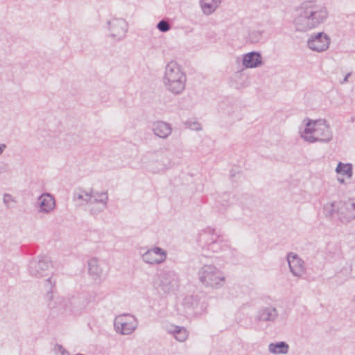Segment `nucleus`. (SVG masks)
I'll return each mask as SVG.
<instances>
[{"label": "nucleus", "instance_id": "obj_9", "mask_svg": "<svg viewBox=\"0 0 355 355\" xmlns=\"http://www.w3.org/2000/svg\"><path fill=\"white\" fill-rule=\"evenodd\" d=\"M159 287L165 293L173 292L179 286V278L174 271H163L159 275Z\"/></svg>", "mask_w": 355, "mask_h": 355}, {"label": "nucleus", "instance_id": "obj_20", "mask_svg": "<svg viewBox=\"0 0 355 355\" xmlns=\"http://www.w3.org/2000/svg\"><path fill=\"white\" fill-rule=\"evenodd\" d=\"M167 331L168 334H172L179 342L185 341L189 336L188 331L184 327L171 325L167 328Z\"/></svg>", "mask_w": 355, "mask_h": 355}, {"label": "nucleus", "instance_id": "obj_4", "mask_svg": "<svg viewBox=\"0 0 355 355\" xmlns=\"http://www.w3.org/2000/svg\"><path fill=\"white\" fill-rule=\"evenodd\" d=\"M300 137L309 143H329L333 139V133L327 120L308 119L305 128L300 131Z\"/></svg>", "mask_w": 355, "mask_h": 355}, {"label": "nucleus", "instance_id": "obj_2", "mask_svg": "<svg viewBox=\"0 0 355 355\" xmlns=\"http://www.w3.org/2000/svg\"><path fill=\"white\" fill-rule=\"evenodd\" d=\"M328 15L327 8L324 4L316 1H306L297 10L293 25L296 31L306 32L323 24Z\"/></svg>", "mask_w": 355, "mask_h": 355}, {"label": "nucleus", "instance_id": "obj_7", "mask_svg": "<svg viewBox=\"0 0 355 355\" xmlns=\"http://www.w3.org/2000/svg\"><path fill=\"white\" fill-rule=\"evenodd\" d=\"M137 318L130 314L117 316L114 320V328L116 332L123 335L131 334L137 327Z\"/></svg>", "mask_w": 355, "mask_h": 355}, {"label": "nucleus", "instance_id": "obj_21", "mask_svg": "<svg viewBox=\"0 0 355 355\" xmlns=\"http://www.w3.org/2000/svg\"><path fill=\"white\" fill-rule=\"evenodd\" d=\"M223 0H200V6L204 14H212L221 3Z\"/></svg>", "mask_w": 355, "mask_h": 355}, {"label": "nucleus", "instance_id": "obj_18", "mask_svg": "<svg viewBox=\"0 0 355 355\" xmlns=\"http://www.w3.org/2000/svg\"><path fill=\"white\" fill-rule=\"evenodd\" d=\"M151 129L155 136L162 139L168 138L172 132L171 125L162 121L153 123Z\"/></svg>", "mask_w": 355, "mask_h": 355}, {"label": "nucleus", "instance_id": "obj_29", "mask_svg": "<svg viewBox=\"0 0 355 355\" xmlns=\"http://www.w3.org/2000/svg\"><path fill=\"white\" fill-rule=\"evenodd\" d=\"M185 125L187 128L193 130H200L202 129L200 123L196 119H190L186 121Z\"/></svg>", "mask_w": 355, "mask_h": 355}, {"label": "nucleus", "instance_id": "obj_25", "mask_svg": "<svg viewBox=\"0 0 355 355\" xmlns=\"http://www.w3.org/2000/svg\"><path fill=\"white\" fill-rule=\"evenodd\" d=\"M156 162L158 164L159 166L152 167V170L157 173L165 170L171 165V162L167 157V155L163 153L157 155Z\"/></svg>", "mask_w": 355, "mask_h": 355}, {"label": "nucleus", "instance_id": "obj_22", "mask_svg": "<svg viewBox=\"0 0 355 355\" xmlns=\"http://www.w3.org/2000/svg\"><path fill=\"white\" fill-rule=\"evenodd\" d=\"M88 271L89 275H92L94 279L101 277L103 273V269L100 266L98 260L96 258H92L89 260Z\"/></svg>", "mask_w": 355, "mask_h": 355}, {"label": "nucleus", "instance_id": "obj_17", "mask_svg": "<svg viewBox=\"0 0 355 355\" xmlns=\"http://www.w3.org/2000/svg\"><path fill=\"white\" fill-rule=\"evenodd\" d=\"M38 211L40 213L49 214L55 207V201L52 195L45 193L42 194L37 199Z\"/></svg>", "mask_w": 355, "mask_h": 355}, {"label": "nucleus", "instance_id": "obj_19", "mask_svg": "<svg viewBox=\"0 0 355 355\" xmlns=\"http://www.w3.org/2000/svg\"><path fill=\"white\" fill-rule=\"evenodd\" d=\"M261 64L262 59L259 53L252 51L243 55V65L245 68H256Z\"/></svg>", "mask_w": 355, "mask_h": 355}, {"label": "nucleus", "instance_id": "obj_37", "mask_svg": "<svg viewBox=\"0 0 355 355\" xmlns=\"http://www.w3.org/2000/svg\"><path fill=\"white\" fill-rule=\"evenodd\" d=\"M354 302H355V295H354Z\"/></svg>", "mask_w": 355, "mask_h": 355}, {"label": "nucleus", "instance_id": "obj_11", "mask_svg": "<svg viewBox=\"0 0 355 355\" xmlns=\"http://www.w3.org/2000/svg\"><path fill=\"white\" fill-rule=\"evenodd\" d=\"M89 211L92 215H97L102 212L107 207L108 195L107 192H94L91 193Z\"/></svg>", "mask_w": 355, "mask_h": 355}, {"label": "nucleus", "instance_id": "obj_12", "mask_svg": "<svg viewBox=\"0 0 355 355\" xmlns=\"http://www.w3.org/2000/svg\"><path fill=\"white\" fill-rule=\"evenodd\" d=\"M337 215L342 223H349L355 219V202L351 199L338 201Z\"/></svg>", "mask_w": 355, "mask_h": 355}, {"label": "nucleus", "instance_id": "obj_14", "mask_svg": "<svg viewBox=\"0 0 355 355\" xmlns=\"http://www.w3.org/2000/svg\"><path fill=\"white\" fill-rule=\"evenodd\" d=\"M286 259L293 276L301 277L306 272L305 263L296 253L289 252Z\"/></svg>", "mask_w": 355, "mask_h": 355}, {"label": "nucleus", "instance_id": "obj_31", "mask_svg": "<svg viewBox=\"0 0 355 355\" xmlns=\"http://www.w3.org/2000/svg\"><path fill=\"white\" fill-rule=\"evenodd\" d=\"M3 201L7 208H10L11 202H15L14 198L10 194H8V193H5L3 195Z\"/></svg>", "mask_w": 355, "mask_h": 355}, {"label": "nucleus", "instance_id": "obj_32", "mask_svg": "<svg viewBox=\"0 0 355 355\" xmlns=\"http://www.w3.org/2000/svg\"><path fill=\"white\" fill-rule=\"evenodd\" d=\"M55 349L59 353H60L62 355H65V354L69 355L68 352L66 351V349L62 345H57L55 347Z\"/></svg>", "mask_w": 355, "mask_h": 355}, {"label": "nucleus", "instance_id": "obj_1", "mask_svg": "<svg viewBox=\"0 0 355 355\" xmlns=\"http://www.w3.org/2000/svg\"><path fill=\"white\" fill-rule=\"evenodd\" d=\"M55 283V280L51 277L44 284L47 291L45 297L51 311L62 316H79L84 313L90 302L89 295L83 293L67 297L58 296L54 298L53 293Z\"/></svg>", "mask_w": 355, "mask_h": 355}, {"label": "nucleus", "instance_id": "obj_16", "mask_svg": "<svg viewBox=\"0 0 355 355\" xmlns=\"http://www.w3.org/2000/svg\"><path fill=\"white\" fill-rule=\"evenodd\" d=\"M279 318V312L272 306L261 308L257 313L255 319L259 322H275Z\"/></svg>", "mask_w": 355, "mask_h": 355}, {"label": "nucleus", "instance_id": "obj_28", "mask_svg": "<svg viewBox=\"0 0 355 355\" xmlns=\"http://www.w3.org/2000/svg\"><path fill=\"white\" fill-rule=\"evenodd\" d=\"M261 31H252L249 33L248 40L251 43L259 42L262 38Z\"/></svg>", "mask_w": 355, "mask_h": 355}, {"label": "nucleus", "instance_id": "obj_35", "mask_svg": "<svg viewBox=\"0 0 355 355\" xmlns=\"http://www.w3.org/2000/svg\"><path fill=\"white\" fill-rule=\"evenodd\" d=\"M338 180L340 182V183H344V180L343 179H340L338 178Z\"/></svg>", "mask_w": 355, "mask_h": 355}, {"label": "nucleus", "instance_id": "obj_27", "mask_svg": "<svg viewBox=\"0 0 355 355\" xmlns=\"http://www.w3.org/2000/svg\"><path fill=\"white\" fill-rule=\"evenodd\" d=\"M338 202H332L327 203L324 206V211L326 216L333 217L336 214H337Z\"/></svg>", "mask_w": 355, "mask_h": 355}, {"label": "nucleus", "instance_id": "obj_24", "mask_svg": "<svg viewBox=\"0 0 355 355\" xmlns=\"http://www.w3.org/2000/svg\"><path fill=\"white\" fill-rule=\"evenodd\" d=\"M289 349L288 345L284 342L271 343L268 345V351L274 354H286L288 353Z\"/></svg>", "mask_w": 355, "mask_h": 355}, {"label": "nucleus", "instance_id": "obj_23", "mask_svg": "<svg viewBox=\"0 0 355 355\" xmlns=\"http://www.w3.org/2000/svg\"><path fill=\"white\" fill-rule=\"evenodd\" d=\"M92 189H91L89 191H87L80 188H78L73 192V200L80 202V205H83V203L89 204V200L92 199Z\"/></svg>", "mask_w": 355, "mask_h": 355}, {"label": "nucleus", "instance_id": "obj_6", "mask_svg": "<svg viewBox=\"0 0 355 355\" xmlns=\"http://www.w3.org/2000/svg\"><path fill=\"white\" fill-rule=\"evenodd\" d=\"M198 241L202 249L212 252H220L225 245L222 236L209 227L199 233Z\"/></svg>", "mask_w": 355, "mask_h": 355}, {"label": "nucleus", "instance_id": "obj_15", "mask_svg": "<svg viewBox=\"0 0 355 355\" xmlns=\"http://www.w3.org/2000/svg\"><path fill=\"white\" fill-rule=\"evenodd\" d=\"M109 31L112 37L117 40L123 39L128 31V24L123 19H113L108 21Z\"/></svg>", "mask_w": 355, "mask_h": 355}, {"label": "nucleus", "instance_id": "obj_26", "mask_svg": "<svg viewBox=\"0 0 355 355\" xmlns=\"http://www.w3.org/2000/svg\"><path fill=\"white\" fill-rule=\"evenodd\" d=\"M335 171L337 173L346 175L349 178H351L353 175V166L350 163L339 162Z\"/></svg>", "mask_w": 355, "mask_h": 355}, {"label": "nucleus", "instance_id": "obj_5", "mask_svg": "<svg viewBox=\"0 0 355 355\" xmlns=\"http://www.w3.org/2000/svg\"><path fill=\"white\" fill-rule=\"evenodd\" d=\"M200 282L206 288H220L225 283L224 273L212 264L202 266L198 272Z\"/></svg>", "mask_w": 355, "mask_h": 355}, {"label": "nucleus", "instance_id": "obj_36", "mask_svg": "<svg viewBox=\"0 0 355 355\" xmlns=\"http://www.w3.org/2000/svg\"><path fill=\"white\" fill-rule=\"evenodd\" d=\"M94 209H98V205H94Z\"/></svg>", "mask_w": 355, "mask_h": 355}, {"label": "nucleus", "instance_id": "obj_33", "mask_svg": "<svg viewBox=\"0 0 355 355\" xmlns=\"http://www.w3.org/2000/svg\"><path fill=\"white\" fill-rule=\"evenodd\" d=\"M350 76H351V73H347L346 76H345V78H343V81H341V84L346 83L348 81V78H349V77H350Z\"/></svg>", "mask_w": 355, "mask_h": 355}, {"label": "nucleus", "instance_id": "obj_3", "mask_svg": "<svg viewBox=\"0 0 355 355\" xmlns=\"http://www.w3.org/2000/svg\"><path fill=\"white\" fill-rule=\"evenodd\" d=\"M187 76L182 67L175 61L166 64L163 76L166 89L174 95H180L186 88Z\"/></svg>", "mask_w": 355, "mask_h": 355}, {"label": "nucleus", "instance_id": "obj_10", "mask_svg": "<svg viewBox=\"0 0 355 355\" xmlns=\"http://www.w3.org/2000/svg\"><path fill=\"white\" fill-rule=\"evenodd\" d=\"M51 267V261L47 257H38L29 262L28 272L31 276L40 278L46 276Z\"/></svg>", "mask_w": 355, "mask_h": 355}, {"label": "nucleus", "instance_id": "obj_8", "mask_svg": "<svg viewBox=\"0 0 355 355\" xmlns=\"http://www.w3.org/2000/svg\"><path fill=\"white\" fill-rule=\"evenodd\" d=\"M331 39L324 32L311 34L307 40V46L313 51L321 53L327 51L330 45Z\"/></svg>", "mask_w": 355, "mask_h": 355}, {"label": "nucleus", "instance_id": "obj_30", "mask_svg": "<svg viewBox=\"0 0 355 355\" xmlns=\"http://www.w3.org/2000/svg\"><path fill=\"white\" fill-rule=\"evenodd\" d=\"M171 26L169 22L164 19L159 21L157 24V28L162 33H166L168 31L171 29Z\"/></svg>", "mask_w": 355, "mask_h": 355}, {"label": "nucleus", "instance_id": "obj_13", "mask_svg": "<svg viewBox=\"0 0 355 355\" xmlns=\"http://www.w3.org/2000/svg\"><path fill=\"white\" fill-rule=\"evenodd\" d=\"M142 260L150 265H158L164 263L167 258L166 251L159 247H154L148 250L141 256Z\"/></svg>", "mask_w": 355, "mask_h": 355}, {"label": "nucleus", "instance_id": "obj_34", "mask_svg": "<svg viewBox=\"0 0 355 355\" xmlns=\"http://www.w3.org/2000/svg\"><path fill=\"white\" fill-rule=\"evenodd\" d=\"M6 148V145L4 144H0V155L3 153V150Z\"/></svg>", "mask_w": 355, "mask_h": 355}]
</instances>
